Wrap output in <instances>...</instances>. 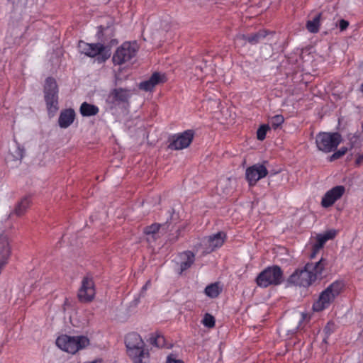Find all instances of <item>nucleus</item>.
Returning a JSON list of instances; mask_svg holds the SVG:
<instances>
[{"label":"nucleus","mask_w":363,"mask_h":363,"mask_svg":"<svg viewBox=\"0 0 363 363\" xmlns=\"http://www.w3.org/2000/svg\"><path fill=\"white\" fill-rule=\"evenodd\" d=\"M327 264V260L323 258L315 262H308L302 269H296L289 277L287 281L291 285L308 288L324 277L323 273Z\"/></svg>","instance_id":"obj_1"},{"label":"nucleus","mask_w":363,"mask_h":363,"mask_svg":"<svg viewBox=\"0 0 363 363\" xmlns=\"http://www.w3.org/2000/svg\"><path fill=\"white\" fill-rule=\"evenodd\" d=\"M125 344L127 354L133 362L141 363L143 359H150L149 350L140 335L136 333H130L125 336Z\"/></svg>","instance_id":"obj_2"},{"label":"nucleus","mask_w":363,"mask_h":363,"mask_svg":"<svg viewBox=\"0 0 363 363\" xmlns=\"http://www.w3.org/2000/svg\"><path fill=\"white\" fill-rule=\"evenodd\" d=\"M344 288V284L341 281H335L330 284L319 295L318 300L313 304V310L320 312L328 308L335 299L340 295Z\"/></svg>","instance_id":"obj_3"},{"label":"nucleus","mask_w":363,"mask_h":363,"mask_svg":"<svg viewBox=\"0 0 363 363\" xmlns=\"http://www.w3.org/2000/svg\"><path fill=\"white\" fill-rule=\"evenodd\" d=\"M284 281V272L278 265L266 267L256 277L255 282L259 287L267 288L271 286H279Z\"/></svg>","instance_id":"obj_4"},{"label":"nucleus","mask_w":363,"mask_h":363,"mask_svg":"<svg viewBox=\"0 0 363 363\" xmlns=\"http://www.w3.org/2000/svg\"><path fill=\"white\" fill-rule=\"evenodd\" d=\"M89 343V340L82 335L69 336L62 335L56 340V345L59 348L71 354H75L79 350L84 349Z\"/></svg>","instance_id":"obj_5"},{"label":"nucleus","mask_w":363,"mask_h":363,"mask_svg":"<svg viewBox=\"0 0 363 363\" xmlns=\"http://www.w3.org/2000/svg\"><path fill=\"white\" fill-rule=\"evenodd\" d=\"M342 140V135L337 132H320L315 136V144L318 150L329 153L337 147Z\"/></svg>","instance_id":"obj_6"},{"label":"nucleus","mask_w":363,"mask_h":363,"mask_svg":"<svg viewBox=\"0 0 363 363\" xmlns=\"http://www.w3.org/2000/svg\"><path fill=\"white\" fill-rule=\"evenodd\" d=\"M58 86L52 77H48L44 85V98L49 113H55L58 107Z\"/></svg>","instance_id":"obj_7"},{"label":"nucleus","mask_w":363,"mask_h":363,"mask_svg":"<svg viewBox=\"0 0 363 363\" xmlns=\"http://www.w3.org/2000/svg\"><path fill=\"white\" fill-rule=\"evenodd\" d=\"M78 49L79 52L90 57L97 56V60L99 62H104L110 57L108 50H106V47L101 43H88L83 40L78 43Z\"/></svg>","instance_id":"obj_8"},{"label":"nucleus","mask_w":363,"mask_h":363,"mask_svg":"<svg viewBox=\"0 0 363 363\" xmlns=\"http://www.w3.org/2000/svg\"><path fill=\"white\" fill-rule=\"evenodd\" d=\"M194 138V131L190 129L172 135L169 138L168 148L172 150L186 149L191 144Z\"/></svg>","instance_id":"obj_9"},{"label":"nucleus","mask_w":363,"mask_h":363,"mask_svg":"<svg viewBox=\"0 0 363 363\" xmlns=\"http://www.w3.org/2000/svg\"><path fill=\"white\" fill-rule=\"evenodd\" d=\"M137 53L135 43H123L114 52L112 61L115 65H121L133 58Z\"/></svg>","instance_id":"obj_10"},{"label":"nucleus","mask_w":363,"mask_h":363,"mask_svg":"<svg viewBox=\"0 0 363 363\" xmlns=\"http://www.w3.org/2000/svg\"><path fill=\"white\" fill-rule=\"evenodd\" d=\"M96 295L95 284L91 277H84L81 282L77 293V298L81 303L91 302Z\"/></svg>","instance_id":"obj_11"},{"label":"nucleus","mask_w":363,"mask_h":363,"mask_svg":"<svg viewBox=\"0 0 363 363\" xmlns=\"http://www.w3.org/2000/svg\"><path fill=\"white\" fill-rule=\"evenodd\" d=\"M268 174V170L263 164H255L245 170V179L250 186H254L257 182Z\"/></svg>","instance_id":"obj_12"},{"label":"nucleus","mask_w":363,"mask_h":363,"mask_svg":"<svg viewBox=\"0 0 363 363\" xmlns=\"http://www.w3.org/2000/svg\"><path fill=\"white\" fill-rule=\"evenodd\" d=\"M226 238V233L220 231L216 234L204 238L202 240V245L206 252L210 253L217 248L220 247L224 244Z\"/></svg>","instance_id":"obj_13"},{"label":"nucleus","mask_w":363,"mask_h":363,"mask_svg":"<svg viewBox=\"0 0 363 363\" xmlns=\"http://www.w3.org/2000/svg\"><path fill=\"white\" fill-rule=\"evenodd\" d=\"M132 94L131 89L121 87L116 88L110 92L108 96V101L115 106L125 104H128Z\"/></svg>","instance_id":"obj_14"},{"label":"nucleus","mask_w":363,"mask_h":363,"mask_svg":"<svg viewBox=\"0 0 363 363\" xmlns=\"http://www.w3.org/2000/svg\"><path fill=\"white\" fill-rule=\"evenodd\" d=\"M345 188L344 186L339 185L333 187L328 190L323 196L321 206L323 208L332 206L337 200H339L345 194Z\"/></svg>","instance_id":"obj_15"},{"label":"nucleus","mask_w":363,"mask_h":363,"mask_svg":"<svg viewBox=\"0 0 363 363\" xmlns=\"http://www.w3.org/2000/svg\"><path fill=\"white\" fill-rule=\"evenodd\" d=\"M11 249L7 235H0V266L4 267L8 263Z\"/></svg>","instance_id":"obj_16"},{"label":"nucleus","mask_w":363,"mask_h":363,"mask_svg":"<svg viewBox=\"0 0 363 363\" xmlns=\"http://www.w3.org/2000/svg\"><path fill=\"white\" fill-rule=\"evenodd\" d=\"M269 33H273L263 29L250 35L239 34L236 36V39L247 41L251 45H256L262 41Z\"/></svg>","instance_id":"obj_17"},{"label":"nucleus","mask_w":363,"mask_h":363,"mask_svg":"<svg viewBox=\"0 0 363 363\" xmlns=\"http://www.w3.org/2000/svg\"><path fill=\"white\" fill-rule=\"evenodd\" d=\"M166 78L164 74H161L159 72H155L149 79L140 83L139 89L145 91H150L156 85L164 82Z\"/></svg>","instance_id":"obj_18"},{"label":"nucleus","mask_w":363,"mask_h":363,"mask_svg":"<svg viewBox=\"0 0 363 363\" xmlns=\"http://www.w3.org/2000/svg\"><path fill=\"white\" fill-rule=\"evenodd\" d=\"M75 111L72 108H66L60 112L58 118V125L62 128L70 126L75 119Z\"/></svg>","instance_id":"obj_19"},{"label":"nucleus","mask_w":363,"mask_h":363,"mask_svg":"<svg viewBox=\"0 0 363 363\" xmlns=\"http://www.w3.org/2000/svg\"><path fill=\"white\" fill-rule=\"evenodd\" d=\"M180 274L189 269L195 261V255L190 250L179 253Z\"/></svg>","instance_id":"obj_20"},{"label":"nucleus","mask_w":363,"mask_h":363,"mask_svg":"<svg viewBox=\"0 0 363 363\" xmlns=\"http://www.w3.org/2000/svg\"><path fill=\"white\" fill-rule=\"evenodd\" d=\"M79 112L84 117H90L97 115L99 112V108L96 105L83 102L80 106Z\"/></svg>","instance_id":"obj_21"},{"label":"nucleus","mask_w":363,"mask_h":363,"mask_svg":"<svg viewBox=\"0 0 363 363\" xmlns=\"http://www.w3.org/2000/svg\"><path fill=\"white\" fill-rule=\"evenodd\" d=\"M222 290L223 289L220 286V284L218 282H215L206 286L204 293L208 297L211 298H216L220 294Z\"/></svg>","instance_id":"obj_22"},{"label":"nucleus","mask_w":363,"mask_h":363,"mask_svg":"<svg viewBox=\"0 0 363 363\" xmlns=\"http://www.w3.org/2000/svg\"><path fill=\"white\" fill-rule=\"evenodd\" d=\"M30 205V199L29 196H26L23 198L16 205L13 213L18 216H21L23 215L26 210L29 208Z\"/></svg>","instance_id":"obj_23"},{"label":"nucleus","mask_w":363,"mask_h":363,"mask_svg":"<svg viewBox=\"0 0 363 363\" xmlns=\"http://www.w3.org/2000/svg\"><path fill=\"white\" fill-rule=\"evenodd\" d=\"M150 343L157 347H166L164 337L159 333H152L149 338Z\"/></svg>","instance_id":"obj_24"},{"label":"nucleus","mask_w":363,"mask_h":363,"mask_svg":"<svg viewBox=\"0 0 363 363\" xmlns=\"http://www.w3.org/2000/svg\"><path fill=\"white\" fill-rule=\"evenodd\" d=\"M325 238L322 236V234H318L316 237V242L312 246V252L311 258H314L316 254L323 247L326 242Z\"/></svg>","instance_id":"obj_25"},{"label":"nucleus","mask_w":363,"mask_h":363,"mask_svg":"<svg viewBox=\"0 0 363 363\" xmlns=\"http://www.w3.org/2000/svg\"><path fill=\"white\" fill-rule=\"evenodd\" d=\"M160 228V224L153 223L144 228V233L146 235H151L153 240H156V235L159 232Z\"/></svg>","instance_id":"obj_26"},{"label":"nucleus","mask_w":363,"mask_h":363,"mask_svg":"<svg viewBox=\"0 0 363 363\" xmlns=\"http://www.w3.org/2000/svg\"><path fill=\"white\" fill-rule=\"evenodd\" d=\"M284 122V118L281 114H277L274 116H272L270 118V124L272 125V128L274 130L280 127L282 123Z\"/></svg>","instance_id":"obj_27"},{"label":"nucleus","mask_w":363,"mask_h":363,"mask_svg":"<svg viewBox=\"0 0 363 363\" xmlns=\"http://www.w3.org/2000/svg\"><path fill=\"white\" fill-rule=\"evenodd\" d=\"M202 324L208 328H212L216 325V319L215 318L211 315L210 313H206L202 320Z\"/></svg>","instance_id":"obj_28"},{"label":"nucleus","mask_w":363,"mask_h":363,"mask_svg":"<svg viewBox=\"0 0 363 363\" xmlns=\"http://www.w3.org/2000/svg\"><path fill=\"white\" fill-rule=\"evenodd\" d=\"M270 129L269 125H261L257 130V140L262 141L265 139L267 131Z\"/></svg>","instance_id":"obj_29"},{"label":"nucleus","mask_w":363,"mask_h":363,"mask_svg":"<svg viewBox=\"0 0 363 363\" xmlns=\"http://www.w3.org/2000/svg\"><path fill=\"white\" fill-rule=\"evenodd\" d=\"M362 136L361 135V133L357 132L352 135L351 136H349L348 139L350 144V147L353 148L357 145H359L363 140H362Z\"/></svg>","instance_id":"obj_30"},{"label":"nucleus","mask_w":363,"mask_h":363,"mask_svg":"<svg viewBox=\"0 0 363 363\" xmlns=\"http://www.w3.org/2000/svg\"><path fill=\"white\" fill-rule=\"evenodd\" d=\"M319 26V17H316L313 21H309L307 22V29L311 33H317L318 31Z\"/></svg>","instance_id":"obj_31"},{"label":"nucleus","mask_w":363,"mask_h":363,"mask_svg":"<svg viewBox=\"0 0 363 363\" xmlns=\"http://www.w3.org/2000/svg\"><path fill=\"white\" fill-rule=\"evenodd\" d=\"M348 151L347 147H342L338 150L335 151L332 155L330 156L329 160L330 162L335 161L344 156Z\"/></svg>","instance_id":"obj_32"},{"label":"nucleus","mask_w":363,"mask_h":363,"mask_svg":"<svg viewBox=\"0 0 363 363\" xmlns=\"http://www.w3.org/2000/svg\"><path fill=\"white\" fill-rule=\"evenodd\" d=\"M336 235V231L334 230H328L325 233L322 234V236L325 238L326 241L333 239Z\"/></svg>","instance_id":"obj_33"},{"label":"nucleus","mask_w":363,"mask_h":363,"mask_svg":"<svg viewBox=\"0 0 363 363\" xmlns=\"http://www.w3.org/2000/svg\"><path fill=\"white\" fill-rule=\"evenodd\" d=\"M349 26V22L345 19H341L339 21V28L340 31L345 30Z\"/></svg>","instance_id":"obj_34"},{"label":"nucleus","mask_w":363,"mask_h":363,"mask_svg":"<svg viewBox=\"0 0 363 363\" xmlns=\"http://www.w3.org/2000/svg\"><path fill=\"white\" fill-rule=\"evenodd\" d=\"M24 149L17 146L16 155L14 156L16 160H21L23 157Z\"/></svg>","instance_id":"obj_35"},{"label":"nucleus","mask_w":363,"mask_h":363,"mask_svg":"<svg viewBox=\"0 0 363 363\" xmlns=\"http://www.w3.org/2000/svg\"><path fill=\"white\" fill-rule=\"evenodd\" d=\"M166 363H184V362L180 359H176L173 357L172 354H170L167 357Z\"/></svg>","instance_id":"obj_36"},{"label":"nucleus","mask_w":363,"mask_h":363,"mask_svg":"<svg viewBox=\"0 0 363 363\" xmlns=\"http://www.w3.org/2000/svg\"><path fill=\"white\" fill-rule=\"evenodd\" d=\"M362 162H363V152L357 155L354 163L357 167H359L362 164Z\"/></svg>","instance_id":"obj_37"},{"label":"nucleus","mask_w":363,"mask_h":363,"mask_svg":"<svg viewBox=\"0 0 363 363\" xmlns=\"http://www.w3.org/2000/svg\"><path fill=\"white\" fill-rule=\"evenodd\" d=\"M151 285V281L148 280L145 284L143 286L141 292H144L147 290V289Z\"/></svg>","instance_id":"obj_38"},{"label":"nucleus","mask_w":363,"mask_h":363,"mask_svg":"<svg viewBox=\"0 0 363 363\" xmlns=\"http://www.w3.org/2000/svg\"><path fill=\"white\" fill-rule=\"evenodd\" d=\"M104 30V27L103 26H100L99 27V31H98V35H99H99H100L101 33H103Z\"/></svg>","instance_id":"obj_39"},{"label":"nucleus","mask_w":363,"mask_h":363,"mask_svg":"<svg viewBox=\"0 0 363 363\" xmlns=\"http://www.w3.org/2000/svg\"><path fill=\"white\" fill-rule=\"evenodd\" d=\"M4 269L3 267L0 266V274H1L2 269Z\"/></svg>","instance_id":"obj_40"},{"label":"nucleus","mask_w":363,"mask_h":363,"mask_svg":"<svg viewBox=\"0 0 363 363\" xmlns=\"http://www.w3.org/2000/svg\"><path fill=\"white\" fill-rule=\"evenodd\" d=\"M112 42H113V43H118V41H117L116 40H112Z\"/></svg>","instance_id":"obj_41"}]
</instances>
